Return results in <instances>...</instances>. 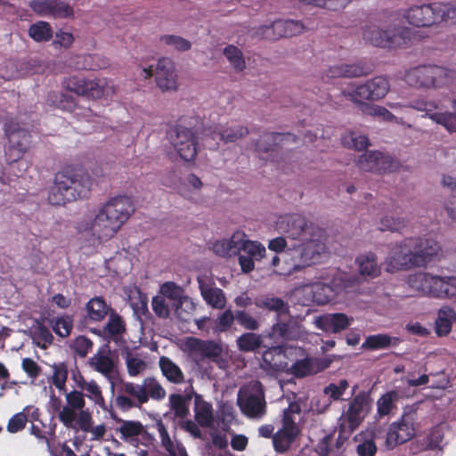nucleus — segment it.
I'll return each mask as SVG.
<instances>
[{
  "label": "nucleus",
  "mask_w": 456,
  "mask_h": 456,
  "mask_svg": "<svg viewBox=\"0 0 456 456\" xmlns=\"http://www.w3.org/2000/svg\"><path fill=\"white\" fill-rule=\"evenodd\" d=\"M299 407L297 405L290 404L287 409L283 411L282 419H281V428L282 430L292 432L295 435L299 436L300 429L295 419L293 418L294 412H299Z\"/></svg>",
  "instance_id": "6e6d98bb"
},
{
  "label": "nucleus",
  "mask_w": 456,
  "mask_h": 456,
  "mask_svg": "<svg viewBox=\"0 0 456 456\" xmlns=\"http://www.w3.org/2000/svg\"><path fill=\"white\" fill-rule=\"evenodd\" d=\"M296 141L297 136L290 133H265L255 143V150L261 159H264L262 154H269L273 158V153H278L281 143Z\"/></svg>",
  "instance_id": "412c9836"
},
{
  "label": "nucleus",
  "mask_w": 456,
  "mask_h": 456,
  "mask_svg": "<svg viewBox=\"0 0 456 456\" xmlns=\"http://www.w3.org/2000/svg\"><path fill=\"white\" fill-rule=\"evenodd\" d=\"M371 398L369 393L360 392L349 403L345 418L352 429L356 428L370 409Z\"/></svg>",
  "instance_id": "4be33fe9"
},
{
  "label": "nucleus",
  "mask_w": 456,
  "mask_h": 456,
  "mask_svg": "<svg viewBox=\"0 0 456 456\" xmlns=\"http://www.w3.org/2000/svg\"><path fill=\"white\" fill-rule=\"evenodd\" d=\"M159 368L163 376L170 382L179 385L184 382V374L181 368L167 356L159 359Z\"/></svg>",
  "instance_id": "f704fd0d"
},
{
  "label": "nucleus",
  "mask_w": 456,
  "mask_h": 456,
  "mask_svg": "<svg viewBox=\"0 0 456 456\" xmlns=\"http://www.w3.org/2000/svg\"><path fill=\"white\" fill-rule=\"evenodd\" d=\"M192 395L186 394H171L169 395V404L175 417L185 418L189 414L188 403L191 400Z\"/></svg>",
  "instance_id": "ea45409f"
},
{
  "label": "nucleus",
  "mask_w": 456,
  "mask_h": 456,
  "mask_svg": "<svg viewBox=\"0 0 456 456\" xmlns=\"http://www.w3.org/2000/svg\"><path fill=\"white\" fill-rule=\"evenodd\" d=\"M297 435L279 429L273 437V449L278 453H284L289 450Z\"/></svg>",
  "instance_id": "79ce46f5"
},
{
  "label": "nucleus",
  "mask_w": 456,
  "mask_h": 456,
  "mask_svg": "<svg viewBox=\"0 0 456 456\" xmlns=\"http://www.w3.org/2000/svg\"><path fill=\"white\" fill-rule=\"evenodd\" d=\"M5 134L8 138V145L5 147L4 154L8 163H14L20 160L30 143V133L20 128L17 124L6 125Z\"/></svg>",
  "instance_id": "f8f14e48"
},
{
  "label": "nucleus",
  "mask_w": 456,
  "mask_h": 456,
  "mask_svg": "<svg viewBox=\"0 0 456 456\" xmlns=\"http://www.w3.org/2000/svg\"><path fill=\"white\" fill-rule=\"evenodd\" d=\"M93 346L94 343L89 338L81 335L72 341L70 347L76 354L84 358L92 350Z\"/></svg>",
  "instance_id": "0e129e2a"
},
{
  "label": "nucleus",
  "mask_w": 456,
  "mask_h": 456,
  "mask_svg": "<svg viewBox=\"0 0 456 456\" xmlns=\"http://www.w3.org/2000/svg\"><path fill=\"white\" fill-rule=\"evenodd\" d=\"M400 339L392 338L387 334H375L368 336L362 344V348L365 350H381L388 348L390 346H396Z\"/></svg>",
  "instance_id": "c9c22d12"
},
{
  "label": "nucleus",
  "mask_w": 456,
  "mask_h": 456,
  "mask_svg": "<svg viewBox=\"0 0 456 456\" xmlns=\"http://www.w3.org/2000/svg\"><path fill=\"white\" fill-rule=\"evenodd\" d=\"M248 133L249 130L248 126L235 125L222 128L219 132V135L220 139L224 142H235L239 139L245 137Z\"/></svg>",
  "instance_id": "09e8293b"
},
{
  "label": "nucleus",
  "mask_w": 456,
  "mask_h": 456,
  "mask_svg": "<svg viewBox=\"0 0 456 456\" xmlns=\"http://www.w3.org/2000/svg\"><path fill=\"white\" fill-rule=\"evenodd\" d=\"M237 346L241 352H253L258 349L262 343V337L254 332H246L237 338Z\"/></svg>",
  "instance_id": "c03bdc74"
},
{
  "label": "nucleus",
  "mask_w": 456,
  "mask_h": 456,
  "mask_svg": "<svg viewBox=\"0 0 456 456\" xmlns=\"http://www.w3.org/2000/svg\"><path fill=\"white\" fill-rule=\"evenodd\" d=\"M414 436V413L404 412L398 421L389 426L386 444L388 448L393 449L398 444L408 442Z\"/></svg>",
  "instance_id": "2eb2a0df"
},
{
  "label": "nucleus",
  "mask_w": 456,
  "mask_h": 456,
  "mask_svg": "<svg viewBox=\"0 0 456 456\" xmlns=\"http://www.w3.org/2000/svg\"><path fill=\"white\" fill-rule=\"evenodd\" d=\"M277 225L289 238L298 241H305L320 233L317 226L298 214L281 216Z\"/></svg>",
  "instance_id": "9b49d317"
},
{
  "label": "nucleus",
  "mask_w": 456,
  "mask_h": 456,
  "mask_svg": "<svg viewBox=\"0 0 456 456\" xmlns=\"http://www.w3.org/2000/svg\"><path fill=\"white\" fill-rule=\"evenodd\" d=\"M342 142L348 148L359 151L365 150L370 144L369 138L366 135L357 134L356 133H350L348 135L343 137Z\"/></svg>",
  "instance_id": "680f3d73"
},
{
  "label": "nucleus",
  "mask_w": 456,
  "mask_h": 456,
  "mask_svg": "<svg viewBox=\"0 0 456 456\" xmlns=\"http://www.w3.org/2000/svg\"><path fill=\"white\" fill-rule=\"evenodd\" d=\"M106 62L97 54H81L76 56L75 67L77 69L95 70L103 69Z\"/></svg>",
  "instance_id": "37998d69"
},
{
  "label": "nucleus",
  "mask_w": 456,
  "mask_h": 456,
  "mask_svg": "<svg viewBox=\"0 0 456 456\" xmlns=\"http://www.w3.org/2000/svg\"><path fill=\"white\" fill-rule=\"evenodd\" d=\"M450 280L451 276L417 272L408 276L407 284L420 296L444 299L448 298Z\"/></svg>",
  "instance_id": "423d86ee"
},
{
  "label": "nucleus",
  "mask_w": 456,
  "mask_h": 456,
  "mask_svg": "<svg viewBox=\"0 0 456 456\" xmlns=\"http://www.w3.org/2000/svg\"><path fill=\"white\" fill-rule=\"evenodd\" d=\"M120 392L128 395H118L115 398L116 406L122 411H128L133 408H138L149 401L144 384L126 382L120 388Z\"/></svg>",
  "instance_id": "f3484780"
},
{
  "label": "nucleus",
  "mask_w": 456,
  "mask_h": 456,
  "mask_svg": "<svg viewBox=\"0 0 456 456\" xmlns=\"http://www.w3.org/2000/svg\"><path fill=\"white\" fill-rule=\"evenodd\" d=\"M454 321H456V312L453 308L449 306L441 308L436 321V333L437 336L443 337L449 334Z\"/></svg>",
  "instance_id": "e433bc0d"
},
{
  "label": "nucleus",
  "mask_w": 456,
  "mask_h": 456,
  "mask_svg": "<svg viewBox=\"0 0 456 456\" xmlns=\"http://www.w3.org/2000/svg\"><path fill=\"white\" fill-rule=\"evenodd\" d=\"M404 246V240L399 244L395 245L388 256L386 257L384 265L387 273H395L402 270H409L414 267L411 251Z\"/></svg>",
  "instance_id": "6ab92c4d"
},
{
  "label": "nucleus",
  "mask_w": 456,
  "mask_h": 456,
  "mask_svg": "<svg viewBox=\"0 0 456 456\" xmlns=\"http://www.w3.org/2000/svg\"><path fill=\"white\" fill-rule=\"evenodd\" d=\"M314 372L312 360L308 358L298 360L291 366V373L297 378H303Z\"/></svg>",
  "instance_id": "338daca9"
},
{
  "label": "nucleus",
  "mask_w": 456,
  "mask_h": 456,
  "mask_svg": "<svg viewBox=\"0 0 456 456\" xmlns=\"http://www.w3.org/2000/svg\"><path fill=\"white\" fill-rule=\"evenodd\" d=\"M67 406L59 412V419L66 428H74L77 419L76 411H81L86 405L84 394L81 391L73 390L66 394Z\"/></svg>",
  "instance_id": "b1692460"
},
{
  "label": "nucleus",
  "mask_w": 456,
  "mask_h": 456,
  "mask_svg": "<svg viewBox=\"0 0 456 456\" xmlns=\"http://www.w3.org/2000/svg\"><path fill=\"white\" fill-rule=\"evenodd\" d=\"M404 217H393L385 216L380 219L379 229L382 232H400L407 224Z\"/></svg>",
  "instance_id": "bf43d9fd"
},
{
  "label": "nucleus",
  "mask_w": 456,
  "mask_h": 456,
  "mask_svg": "<svg viewBox=\"0 0 456 456\" xmlns=\"http://www.w3.org/2000/svg\"><path fill=\"white\" fill-rule=\"evenodd\" d=\"M252 243L258 246L259 248H261V251L259 253H257L256 255H248V256L240 255V254L237 255L240 269L244 273H248L251 271H253L255 268L254 260H261L262 258H264L265 256V254H266V249L263 246L262 243H260L258 241H254V240H252Z\"/></svg>",
  "instance_id": "8fccbe9b"
},
{
  "label": "nucleus",
  "mask_w": 456,
  "mask_h": 456,
  "mask_svg": "<svg viewBox=\"0 0 456 456\" xmlns=\"http://www.w3.org/2000/svg\"><path fill=\"white\" fill-rule=\"evenodd\" d=\"M132 199L126 195L110 198L94 212V217L83 218L77 224L78 232H89L100 242L113 238L134 214Z\"/></svg>",
  "instance_id": "f257e3e1"
},
{
  "label": "nucleus",
  "mask_w": 456,
  "mask_h": 456,
  "mask_svg": "<svg viewBox=\"0 0 456 456\" xmlns=\"http://www.w3.org/2000/svg\"><path fill=\"white\" fill-rule=\"evenodd\" d=\"M169 138L181 159L185 161H191L196 158L198 136L194 128L176 124L169 131Z\"/></svg>",
  "instance_id": "1a4fd4ad"
},
{
  "label": "nucleus",
  "mask_w": 456,
  "mask_h": 456,
  "mask_svg": "<svg viewBox=\"0 0 456 456\" xmlns=\"http://www.w3.org/2000/svg\"><path fill=\"white\" fill-rule=\"evenodd\" d=\"M109 320L102 330H92V332L97 335H102L110 339H115L126 331V322L121 315L115 309L109 314Z\"/></svg>",
  "instance_id": "c756f323"
},
{
  "label": "nucleus",
  "mask_w": 456,
  "mask_h": 456,
  "mask_svg": "<svg viewBox=\"0 0 456 456\" xmlns=\"http://www.w3.org/2000/svg\"><path fill=\"white\" fill-rule=\"evenodd\" d=\"M429 118L436 124L443 126L449 133H456L455 112H434L428 114Z\"/></svg>",
  "instance_id": "5fc2aeb1"
},
{
  "label": "nucleus",
  "mask_w": 456,
  "mask_h": 456,
  "mask_svg": "<svg viewBox=\"0 0 456 456\" xmlns=\"http://www.w3.org/2000/svg\"><path fill=\"white\" fill-rule=\"evenodd\" d=\"M452 78V70L437 65H420L405 73V81L415 87H442L448 85Z\"/></svg>",
  "instance_id": "39448f33"
},
{
  "label": "nucleus",
  "mask_w": 456,
  "mask_h": 456,
  "mask_svg": "<svg viewBox=\"0 0 456 456\" xmlns=\"http://www.w3.org/2000/svg\"><path fill=\"white\" fill-rule=\"evenodd\" d=\"M160 41L180 52L188 51L191 47V42L180 36L164 35L160 37Z\"/></svg>",
  "instance_id": "e2e57ef3"
},
{
  "label": "nucleus",
  "mask_w": 456,
  "mask_h": 456,
  "mask_svg": "<svg viewBox=\"0 0 456 456\" xmlns=\"http://www.w3.org/2000/svg\"><path fill=\"white\" fill-rule=\"evenodd\" d=\"M299 2L336 12L345 8L351 0H299Z\"/></svg>",
  "instance_id": "052dcab7"
},
{
  "label": "nucleus",
  "mask_w": 456,
  "mask_h": 456,
  "mask_svg": "<svg viewBox=\"0 0 456 456\" xmlns=\"http://www.w3.org/2000/svg\"><path fill=\"white\" fill-rule=\"evenodd\" d=\"M353 321V317L344 313H328L317 316L314 324L324 332L338 333L346 330Z\"/></svg>",
  "instance_id": "5701e85b"
},
{
  "label": "nucleus",
  "mask_w": 456,
  "mask_h": 456,
  "mask_svg": "<svg viewBox=\"0 0 456 456\" xmlns=\"http://www.w3.org/2000/svg\"><path fill=\"white\" fill-rule=\"evenodd\" d=\"M371 69L365 64H338L330 66L326 71L328 78L336 77H358L367 76L370 73Z\"/></svg>",
  "instance_id": "cd10ccee"
},
{
  "label": "nucleus",
  "mask_w": 456,
  "mask_h": 456,
  "mask_svg": "<svg viewBox=\"0 0 456 456\" xmlns=\"http://www.w3.org/2000/svg\"><path fill=\"white\" fill-rule=\"evenodd\" d=\"M89 365L97 372L102 374L110 382L111 390L114 391L117 371L110 354L98 351L89 359Z\"/></svg>",
  "instance_id": "bb28decb"
},
{
  "label": "nucleus",
  "mask_w": 456,
  "mask_h": 456,
  "mask_svg": "<svg viewBox=\"0 0 456 456\" xmlns=\"http://www.w3.org/2000/svg\"><path fill=\"white\" fill-rule=\"evenodd\" d=\"M389 82L382 76L367 80L364 84L358 85L350 94L351 100L359 102L360 100L378 101L386 96L389 91Z\"/></svg>",
  "instance_id": "dca6fc26"
},
{
  "label": "nucleus",
  "mask_w": 456,
  "mask_h": 456,
  "mask_svg": "<svg viewBox=\"0 0 456 456\" xmlns=\"http://www.w3.org/2000/svg\"><path fill=\"white\" fill-rule=\"evenodd\" d=\"M29 36L37 42L49 41L53 37V29L46 21H37L28 29Z\"/></svg>",
  "instance_id": "3c124183"
},
{
  "label": "nucleus",
  "mask_w": 456,
  "mask_h": 456,
  "mask_svg": "<svg viewBox=\"0 0 456 456\" xmlns=\"http://www.w3.org/2000/svg\"><path fill=\"white\" fill-rule=\"evenodd\" d=\"M189 348L201 358L208 359L217 362L223 354V346L214 340H202L191 338L189 342Z\"/></svg>",
  "instance_id": "393cba45"
},
{
  "label": "nucleus",
  "mask_w": 456,
  "mask_h": 456,
  "mask_svg": "<svg viewBox=\"0 0 456 456\" xmlns=\"http://www.w3.org/2000/svg\"><path fill=\"white\" fill-rule=\"evenodd\" d=\"M254 305L260 309L275 313L278 316L289 314V305L282 298L263 295L255 298Z\"/></svg>",
  "instance_id": "7c9ffc66"
},
{
  "label": "nucleus",
  "mask_w": 456,
  "mask_h": 456,
  "mask_svg": "<svg viewBox=\"0 0 456 456\" xmlns=\"http://www.w3.org/2000/svg\"><path fill=\"white\" fill-rule=\"evenodd\" d=\"M400 395L396 390H390L381 395L377 401V416L379 419L394 414L397 410Z\"/></svg>",
  "instance_id": "72a5a7b5"
},
{
  "label": "nucleus",
  "mask_w": 456,
  "mask_h": 456,
  "mask_svg": "<svg viewBox=\"0 0 456 456\" xmlns=\"http://www.w3.org/2000/svg\"><path fill=\"white\" fill-rule=\"evenodd\" d=\"M143 384L146 394L149 395V399L152 398L160 401L166 397V390L155 378L149 377L144 379Z\"/></svg>",
  "instance_id": "13d9d810"
},
{
  "label": "nucleus",
  "mask_w": 456,
  "mask_h": 456,
  "mask_svg": "<svg viewBox=\"0 0 456 456\" xmlns=\"http://www.w3.org/2000/svg\"><path fill=\"white\" fill-rule=\"evenodd\" d=\"M113 310L110 304H108L103 297L95 296L89 299L85 305L86 313L84 322H102L108 314Z\"/></svg>",
  "instance_id": "a878e982"
},
{
  "label": "nucleus",
  "mask_w": 456,
  "mask_h": 456,
  "mask_svg": "<svg viewBox=\"0 0 456 456\" xmlns=\"http://www.w3.org/2000/svg\"><path fill=\"white\" fill-rule=\"evenodd\" d=\"M283 353L279 346H273L263 353L262 359L266 368L279 370L282 368Z\"/></svg>",
  "instance_id": "49530a36"
},
{
  "label": "nucleus",
  "mask_w": 456,
  "mask_h": 456,
  "mask_svg": "<svg viewBox=\"0 0 456 456\" xmlns=\"http://www.w3.org/2000/svg\"><path fill=\"white\" fill-rule=\"evenodd\" d=\"M224 55L237 72H241L246 68L243 53L237 46L229 45L224 49Z\"/></svg>",
  "instance_id": "de8ad7c7"
},
{
  "label": "nucleus",
  "mask_w": 456,
  "mask_h": 456,
  "mask_svg": "<svg viewBox=\"0 0 456 456\" xmlns=\"http://www.w3.org/2000/svg\"><path fill=\"white\" fill-rule=\"evenodd\" d=\"M355 262L358 265L359 273L362 277L376 278L380 275L381 268L378 265L377 256L373 253L360 255Z\"/></svg>",
  "instance_id": "473e14b6"
},
{
  "label": "nucleus",
  "mask_w": 456,
  "mask_h": 456,
  "mask_svg": "<svg viewBox=\"0 0 456 456\" xmlns=\"http://www.w3.org/2000/svg\"><path fill=\"white\" fill-rule=\"evenodd\" d=\"M301 324L294 318L286 322H277L272 326L273 336L286 341L297 340L302 336Z\"/></svg>",
  "instance_id": "c85d7f7f"
},
{
  "label": "nucleus",
  "mask_w": 456,
  "mask_h": 456,
  "mask_svg": "<svg viewBox=\"0 0 456 456\" xmlns=\"http://www.w3.org/2000/svg\"><path fill=\"white\" fill-rule=\"evenodd\" d=\"M112 418L117 422L121 423V426L118 428V431L121 434V437L125 440L138 436L142 434L144 430L143 425L138 420H124L113 415Z\"/></svg>",
  "instance_id": "a19ab883"
},
{
  "label": "nucleus",
  "mask_w": 456,
  "mask_h": 456,
  "mask_svg": "<svg viewBox=\"0 0 456 456\" xmlns=\"http://www.w3.org/2000/svg\"><path fill=\"white\" fill-rule=\"evenodd\" d=\"M178 76L174 61L167 57L158 61L155 69V81L162 92H175L178 89Z\"/></svg>",
  "instance_id": "a211bd4d"
},
{
  "label": "nucleus",
  "mask_w": 456,
  "mask_h": 456,
  "mask_svg": "<svg viewBox=\"0 0 456 456\" xmlns=\"http://www.w3.org/2000/svg\"><path fill=\"white\" fill-rule=\"evenodd\" d=\"M272 28L279 37H291L300 34L304 26L301 22L293 20H275Z\"/></svg>",
  "instance_id": "4c0bfd02"
},
{
  "label": "nucleus",
  "mask_w": 456,
  "mask_h": 456,
  "mask_svg": "<svg viewBox=\"0 0 456 456\" xmlns=\"http://www.w3.org/2000/svg\"><path fill=\"white\" fill-rule=\"evenodd\" d=\"M63 87L79 96L88 99H100L108 93L106 78H86L83 76H71L62 82Z\"/></svg>",
  "instance_id": "9d476101"
},
{
  "label": "nucleus",
  "mask_w": 456,
  "mask_h": 456,
  "mask_svg": "<svg viewBox=\"0 0 456 456\" xmlns=\"http://www.w3.org/2000/svg\"><path fill=\"white\" fill-rule=\"evenodd\" d=\"M73 14V8L69 4L60 0H53L50 16L54 18H69Z\"/></svg>",
  "instance_id": "774afa93"
},
{
  "label": "nucleus",
  "mask_w": 456,
  "mask_h": 456,
  "mask_svg": "<svg viewBox=\"0 0 456 456\" xmlns=\"http://www.w3.org/2000/svg\"><path fill=\"white\" fill-rule=\"evenodd\" d=\"M297 248L287 251L290 263L287 268L277 270L280 275H291L322 261V255L326 252V245L320 240V235L301 241Z\"/></svg>",
  "instance_id": "7ed1b4c3"
},
{
  "label": "nucleus",
  "mask_w": 456,
  "mask_h": 456,
  "mask_svg": "<svg viewBox=\"0 0 456 456\" xmlns=\"http://www.w3.org/2000/svg\"><path fill=\"white\" fill-rule=\"evenodd\" d=\"M360 170L376 174L392 173L397 170L398 163L380 151H366L356 162Z\"/></svg>",
  "instance_id": "4468645a"
},
{
  "label": "nucleus",
  "mask_w": 456,
  "mask_h": 456,
  "mask_svg": "<svg viewBox=\"0 0 456 456\" xmlns=\"http://www.w3.org/2000/svg\"><path fill=\"white\" fill-rule=\"evenodd\" d=\"M194 412L197 423L203 428H210L214 423L212 405L203 400L200 395H194Z\"/></svg>",
  "instance_id": "2f4dec72"
},
{
  "label": "nucleus",
  "mask_w": 456,
  "mask_h": 456,
  "mask_svg": "<svg viewBox=\"0 0 456 456\" xmlns=\"http://www.w3.org/2000/svg\"><path fill=\"white\" fill-rule=\"evenodd\" d=\"M53 330L61 338L70 335L73 329V317L69 314L59 316L50 321Z\"/></svg>",
  "instance_id": "a18cd8bd"
},
{
  "label": "nucleus",
  "mask_w": 456,
  "mask_h": 456,
  "mask_svg": "<svg viewBox=\"0 0 456 456\" xmlns=\"http://www.w3.org/2000/svg\"><path fill=\"white\" fill-rule=\"evenodd\" d=\"M438 23L444 21L456 24V6L451 4L435 3Z\"/></svg>",
  "instance_id": "4d7b16f0"
},
{
  "label": "nucleus",
  "mask_w": 456,
  "mask_h": 456,
  "mask_svg": "<svg viewBox=\"0 0 456 456\" xmlns=\"http://www.w3.org/2000/svg\"><path fill=\"white\" fill-rule=\"evenodd\" d=\"M201 296L206 303L213 308L223 309L226 304L224 291L216 287L200 286Z\"/></svg>",
  "instance_id": "58836bf2"
},
{
  "label": "nucleus",
  "mask_w": 456,
  "mask_h": 456,
  "mask_svg": "<svg viewBox=\"0 0 456 456\" xmlns=\"http://www.w3.org/2000/svg\"><path fill=\"white\" fill-rule=\"evenodd\" d=\"M94 179L82 167L66 166L57 172L53 185L48 193V202L53 206H64L67 202L89 197Z\"/></svg>",
  "instance_id": "f03ea898"
},
{
  "label": "nucleus",
  "mask_w": 456,
  "mask_h": 456,
  "mask_svg": "<svg viewBox=\"0 0 456 456\" xmlns=\"http://www.w3.org/2000/svg\"><path fill=\"white\" fill-rule=\"evenodd\" d=\"M237 404L241 412L249 419H262L266 414L265 391L261 382L256 381L248 388L238 392Z\"/></svg>",
  "instance_id": "0eeeda50"
},
{
  "label": "nucleus",
  "mask_w": 456,
  "mask_h": 456,
  "mask_svg": "<svg viewBox=\"0 0 456 456\" xmlns=\"http://www.w3.org/2000/svg\"><path fill=\"white\" fill-rule=\"evenodd\" d=\"M403 16L414 27H429L438 23L435 3L411 6L404 12Z\"/></svg>",
  "instance_id": "aec40b11"
},
{
  "label": "nucleus",
  "mask_w": 456,
  "mask_h": 456,
  "mask_svg": "<svg viewBox=\"0 0 456 456\" xmlns=\"http://www.w3.org/2000/svg\"><path fill=\"white\" fill-rule=\"evenodd\" d=\"M411 30L407 27L395 24H384L382 27L376 24L366 26L363 30V38L370 45L383 48H397L408 45Z\"/></svg>",
  "instance_id": "20e7f679"
},
{
  "label": "nucleus",
  "mask_w": 456,
  "mask_h": 456,
  "mask_svg": "<svg viewBox=\"0 0 456 456\" xmlns=\"http://www.w3.org/2000/svg\"><path fill=\"white\" fill-rule=\"evenodd\" d=\"M213 252L221 257L229 258L239 255L241 251L247 255H256L261 251V248L247 239L245 232L236 231L228 240H216L212 244Z\"/></svg>",
  "instance_id": "6e6552de"
},
{
  "label": "nucleus",
  "mask_w": 456,
  "mask_h": 456,
  "mask_svg": "<svg viewBox=\"0 0 456 456\" xmlns=\"http://www.w3.org/2000/svg\"><path fill=\"white\" fill-rule=\"evenodd\" d=\"M404 246L410 248L414 267L426 266L440 250L436 240L425 238H405Z\"/></svg>",
  "instance_id": "ddd939ff"
},
{
  "label": "nucleus",
  "mask_w": 456,
  "mask_h": 456,
  "mask_svg": "<svg viewBox=\"0 0 456 456\" xmlns=\"http://www.w3.org/2000/svg\"><path fill=\"white\" fill-rule=\"evenodd\" d=\"M53 376L52 383L59 389L63 391L66 389V382L69 375V368L66 362H55L52 365Z\"/></svg>",
  "instance_id": "603ef678"
},
{
  "label": "nucleus",
  "mask_w": 456,
  "mask_h": 456,
  "mask_svg": "<svg viewBox=\"0 0 456 456\" xmlns=\"http://www.w3.org/2000/svg\"><path fill=\"white\" fill-rule=\"evenodd\" d=\"M48 100L62 110L72 112L77 108L75 99L64 93L53 92L48 95Z\"/></svg>",
  "instance_id": "864d4df0"
},
{
  "label": "nucleus",
  "mask_w": 456,
  "mask_h": 456,
  "mask_svg": "<svg viewBox=\"0 0 456 456\" xmlns=\"http://www.w3.org/2000/svg\"><path fill=\"white\" fill-rule=\"evenodd\" d=\"M235 321L248 330H256L260 326L258 321L244 310L235 311Z\"/></svg>",
  "instance_id": "69168bd1"
}]
</instances>
